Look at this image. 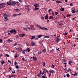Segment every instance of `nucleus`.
Listing matches in <instances>:
<instances>
[{
    "instance_id": "49530a36",
    "label": "nucleus",
    "mask_w": 78,
    "mask_h": 78,
    "mask_svg": "<svg viewBox=\"0 0 78 78\" xmlns=\"http://www.w3.org/2000/svg\"><path fill=\"white\" fill-rule=\"evenodd\" d=\"M17 16V15L16 14H14L13 15V16H14V17H16V16Z\"/></svg>"
},
{
    "instance_id": "393cba45",
    "label": "nucleus",
    "mask_w": 78,
    "mask_h": 78,
    "mask_svg": "<svg viewBox=\"0 0 78 78\" xmlns=\"http://www.w3.org/2000/svg\"><path fill=\"white\" fill-rule=\"evenodd\" d=\"M47 70V69H44V70H43V73H45V72H46V71Z\"/></svg>"
},
{
    "instance_id": "4d7b16f0",
    "label": "nucleus",
    "mask_w": 78,
    "mask_h": 78,
    "mask_svg": "<svg viewBox=\"0 0 78 78\" xmlns=\"http://www.w3.org/2000/svg\"><path fill=\"white\" fill-rule=\"evenodd\" d=\"M66 16L67 17H70V16H71V15H67Z\"/></svg>"
},
{
    "instance_id": "4be33fe9",
    "label": "nucleus",
    "mask_w": 78,
    "mask_h": 78,
    "mask_svg": "<svg viewBox=\"0 0 78 78\" xmlns=\"http://www.w3.org/2000/svg\"><path fill=\"white\" fill-rule=\"evenodd\" d=\"M44 38H49L50 37L49 36H45L44 37Z\"/></svg>"
},
{
    "instance_id": "bb28decb",
    "label": "nucleus",
    "mask_w": 78,
    "mask_h": 78,
    "mask_svg": "<svg viewBox=\"0 0 78 78\" xmlns=\"http://www.w3.org/2000/svg\"><path fill=\"white\" fill-rule=\"evenodd\" d=\"M42 51L44 52V53H45L46 52V50L45 49H43Z\"/></svg>"
},
{
    "instance_id": "052dcab7",
    "label": "nucleus",
    "mask_w": 78,
    "mask_h": 78,
    "mask_svg": "<svg viewBox=\"0 0 78 78\" xmlns=\"http://www.w3.org/2000/svg\"><path fill=\"white\" fill-rule=\"evenodd\" d=\"M43 66H45V62H44L43 63Z\"/></svg>"
},
{
    "instance_id": "09e8293b",
    "label": "nucleus",
    "mask_w": 78,
    "mask_h": 78,
    "mask_svg": "<svg viewBox=\"0 0 78 78\" xmlns=\"http://www.w3.org/2000/svg\"><path fill=\"white\" fill-rule=\"evenodd\" d=\"M41 19L42 20H44V16H42L41 18Z\"/></svg>"
},
{
    "instance_id": "a19ab883",
    "label": "nucleus",
    "mask_w": 78,
    "mask_h": 78,
    "mask_svg": "<svg viewBox=\"0 0 78 78\" xmlns=\"http://www.w3.org/2000/svg\"><path fill=\"white\" fill-rule=\"evenodd\" d=\"M41 75V74L39 73L38 74L37 76H39Z\"/></svg>"
},
{
    "instance_id": "338daca9",
    "label": "nucleus",
    "mask_w": 78,
    "mask_h": 78,
    "mask_svg": "<svg viewBox=\"0 0 78 78\" xmlns=\"http://www.w3.org/2000/svg\"><path fill=\"white\" fill-rule=\"evenodd\" d=\"M34 60H37V58H36V57H34Z\"/></svg>"
},
{
    "instance_id": "ea45409f",
    "label": "nucleus",
    "mask_w": 78,
    "mask_h": 78,
    "mask_svg": "<svg viewBox=\"0 0 78 78\" xmlns=\"http://www.w3.org/2000/svg\"><path fill=\"white\" fill-rule=\"evenodd\" d=\"M23 29L25 30V31H28V30H27L26 28H23Z\"/></svg>"
},
{
    "instance_id": "1a4fd4ad",
    "label": "nucleus",
    "mask_w": 78,
    "mask_h": 78,
    "mask_svg": "<svg viewBox=\"0 0 78 78\" xmlns=\"http://www.w3.org/2000/svg\"><path fill=\"white\" fill-rule=\"evenodd\" d=\"M49 72L50 73H52V74H53L54 73H55V71L53 70H52L51 71L49 70Z\"/></svg>"
},
{
    "instance_id": "4c0bfd02",
    "label": "nucleus",
    "mask_w": 78,
    "mask_h": 78,
    "mask_svg": "<svg viewBox=\"0 0 78 78\" xmlns=\"http://www.w3.org/2000/svg\"><path fill=\"white\" fill-rule=\"evenodd\" d=\"M77 74H78V73L75 72V73L74 74V76H77Z\"/></svg>"
},
{
    "instance_id": "7c9ffc66",
    "label": "nucleus",
    "mask_w": 78,
    "mask_h": 78,
    "mask_svg": "<svg viewBox=\"0 0 78 78\" xmlns=\"http://www.w3.org/2000/svg\"><path fill=\"white\" fill-rule=\"evenodd\" d=\"M31 37H32L31 38V39H33L35 38V36H31Z\"/></svg>"
},
{
    "instance_id": "7ed1b4c3",
    "label": "nucleus",
    "mask_w": 78,
    "mask_h": 78,
    "mask_svg": "<svg viewBox=\"0 0 78 78\" xmlns=\"http://www.w3.org/2000/svg\"><path fill=\"white\" fill-rule=\"evenodd\" d=\"M16 4V2L15 1H13L12 2V4H10V6H15V5Z\"/></svg>"
},
{
    "instance_id": "0e129e2a",
    "label": "nucleus",
    "mask_w": 78,
    "mask_h": 78,
    "mask_svg": "<svg viewBox=\"0 0 78 78\" xmlns=\"http://www.w3.org/2000/svg\"><path fill=\"white\" fill-rule=\"evenodd\" d=\"M62 61L63 62H66V60H65V59H63Z\"/></svg>"
},
{
    "instance_id": "473e14b6",
    "label": "nucleus",
    "mask_w": 78,
    "mask_h": 78,
    "mask_svg": "<svg viewBox=\"0 0 78 78\" xmlns=\"http://www.w3.org/2000/svg\"><path fill=\"white\" fill-rule=\"evenodd\" d=\"M54 50H53V49H52L51 50H50V52L51 53V52H52V51H53Z\"/></svg>"
},
{
    "instance_id": "bf43d9fd",
    "label": "nucleus",
    "mask_w": 78,
    "mask_h": 78,
    "mask_svg": "<svg viewBox=\"0 0 78 78\" xmlns=\"http://www.w3.org/2000/svg\"><path fill=\"white\" fill-rule=\"evenodd\" d=\"M35 26H36V27L37 26V25H38V24H37L36 23H35V24H34Z\"/></svg>"
},
{
    "instance_id": "3c124183",
    "label": "nucleus",
    "mask_w": 78,
    "mask_h": 78,
    "mask_svg": "<svg viewBox=\"0 0 78 78\" xmlns=\"http://www.w3.org/2000/svg\"><path fill=\"white\" fill-rule=\"evenodd\" d=\"M3 15L4 16H6L7 15V14H6V13H4V14H3Z\"/></svg>"
},
{
    "instance_id": "9b49d317",
    "label": "nucleus",
    "mask_w": 78,
    "mask_h": 78,
    "mask_svg": "<svg viewBox=\"0 0 78 78\" xmlns=\"http://www.w3.org/2000/svg\"><path fill=\"white\" fill-rule=\"evenodd\" d=\"M20 11V10L19 9H15V12H18V11Z\"/></svg>"
},
{
    "instance_id": "a878e982",
    "label": "nucleus",
    "mask_w": 78,
    "mask_h": 78,
    "mask_svg": "<svg viewBox=\"0 0 78 78\" xmlns=\"http://www.w3.org/2000/svg\"><path fill=\"white\" fill-rule=\"evenodd\" d=\"M1 63V64H2L3 65V64H5V61L2 60V61Z\"/></svg>"
},
{
    "instance_id": "423d86ee",
    "label": "nucleus",
    "mask_w": 78,
    "mask_h": 78,
    "mask_svg": "<svg viewBox=\"0 0 78 78\" xmlns=\"http://www.w3.org/2000/svg\"><path fill=\"white\" fill-rule=\"evenodd\" d=\"M56 38H57V39L56 40V41H57V43H58L60 41H61V39H60V38H59L57 37H55Z\"/></svg>"
},
{
    "instance_id": "0eeeda50",
    "label": "nucleus",
    "mask_w": 78,
    "mask_h": 78,
    "mask_svg": "<svg viewBox=\"0 0 78 78\" xmlns=\"http://www.w3.org/2000/svg\"><path fill=\"white\" fill-rule=\"evenodd\" d=\"M12 1L11 0H10L9 1V2H6V4L7 5H9V6H10V4H12V2H11Z\"/></svg>"
},
{
    "instance_id": "20e7f679",
    "label": "nucleus",
    "mask_w": 78,
    "mask_h": 78,
    "mask_svg": "<svg viewBox=\"0 0 78 78\" xmlns=\"http://www.w3.org/2000/svg\"><path fill=\"white\" fill-rule=\"evenodd\" d=\"M72 9L71 12H72V13H75L76 12V11H75L76 9L73 7Z\"/></svg>"
},
{
    "instance_id": "412c9836",
    "label": "nucleus",
    "mask_w": 78,
    "mask_h": 78,
    "mask_svg": "<svg viewBox=\"0 0 78 78\" xmlns=\"http://www.w3.org/2000/svg\"><path fill=\"white\" fill-rule=\"evenodd\" d=\"M41 37H42V35H38V38H41Z\"/></svg>"
},
{
    "instance_id": "5701e85b",
    "label": "nucleus",
    "mask_w": 78,
    "mask_h": 78,
    "mask_svg": "<svg viewBox=\"0 0 78 78\" xmlns=\"http://www.w3.org/2000/svg\"><path fill=\"white\" fill-rule=\"evenodd\" d=\"M67 34H68V33H66V32L63 34V35L64 36H66V35H67Z\"/></svg>"
},
{
    "instance_id": "a18cd8bd",
    "label": "nucleus",
    "mask_w": 78,
    "mask_h": 78,
    "mask_svg": "<svg viewBox=\"0 0 78 78\" xmlns=\"http://www.w3.org/2000/svg\"><path fill=\"white\" fill-rule=\"evenodd\" d=\"M59 48H58V49L56 48V50H57V51H60V50H59Z\"/></svg>"
},
{
    "instance_id": "aec40b11",
    "label": "nucleus",
    "mask_w": 78,
    "mask_h": 78,
    "mask_svg": "<svg viewBox=\"0 0 78 78\" xmlns=\"http://www.w3.org/2000/svg\"><path fill=\"white\" fill-rule=\"evenodd\" d=\"M71 63H72V61H69V62L68 64L69 65H71Z\"/></svg>"
},
{
    "instance_id": "864d4df0",
    "label": "nucleus",
    "mask_w": 78,
    "mask_h": 78,
    "mask_svg": "<svg viewBox=\"0 0 78 78\" xmlns=\"http://www.w3.org/2000/svg\"><path fill=\"white\" fill-rule=\"evenodd\" d=\"M4 18L5 19H6V20H8V19H7V17L6 16H5L4 17Z\"/></svg>"
},
{
    "instance_id": "c85d7f7f",
    "label": "nucleus",
    "mask_w": 78,
    "mask_h": 78,
    "mask_svg": "<svg viewBox=\"0 0 78 78\" xmlns=\"http://www.w3.org/2000/svg\"><path fill=\"white\" fill-rule=\"evenodd\" d=\"M66 76L68 78H69L70 77V75L69 74H67Z\"/></svg>"
},
{
    "instance_id": "e2e57ef3",
    "label": "nucleus",
    "mask_w": 78,
    "mask_h": 78,
    "mask_svg": "<svg viewBox=\"0 0 78 78\" xmlns=\"http://www.w3.org/2000/svg\"><path fill=\"white\" fill-rule=\"evenodd\" d=\"M45 76H42V78H45Z\"/></svg>"
},
{
    "instance_id": "e433bc0d",
    "label": "nucleus",
    "mask_w": 78,
    "mask_h": 78,
    "mask_svg": "<svg viewBox=\"0 0 78 78\" xmlns=\"http://www.w3.org/2000/svg\"><path fill=\"white\" fill-rule=\"evenodd\" d=\"M38 55H41V51H40V52H38Z\"/></svg>"
},
{
    "instance_id": "79ce46f5",
    "label": "nucleus",
    "mask_w": 78,
    "mask_h": 78,
    "mask_svg": "<svg viewBox=\"0 0 78 78\" xmlns=\"http://www.w3.org/2000/svg\"><path fill=\"white\" fill-rule=\"evenodd\" d=\"M3 42V40L1 39H0V43H2V42Z\"/></svg>"
},
{
    "instance_id": "c03bdc74",
    "label": "nucleus",
    "mask_w": 78,
    "mask_h": 78,
    "mask_svg": "<svg viewBox=\"0 0 78 78\" xmlns=\"http://www.w3.org/2000/svg\"><path fill=\"white\" fill-rule=\"evenodd\" d=\"M27 29H28V30H31V28L30 27H27Z\"/></svg>"
},
{
    "instance_id": "6ab92c4d",
    "label": "nucleus",
    "mask_w": 78,
    "mask_h": 78,
    "mask_svg": "<svg viewBox=\"0 0 78 78\" xmlns=\"http://www.w3.org/2000/svg\"><path fill=\"white\" fill-rule=\"evenodd\" d=\"M53 19V16H50L49 17V19L50 20V19Z\"/></svg>"
},
{
    "instance_id": "f03ea898",
    "label": "nucleus",
    "mask_w": 78,
    "mask_h": 78,
    "mask_svg": "<svg viewBox=\"0 0 78 78\" xmlns=\"http://www.w3.org/2000/svg\"><path fill=\"white\" fill-rule=\"evenodd\" d=\"M10 33H13V34H16L17 33V31L14 29L11 30L10 31Z\"/></svg>"
},
{
    "instance_id": "6e6552de",
    "label": "nucleus",
    "mask_w": 78,
    "mask_h": 78,
    "mask_svg": "<svg viewBox=\"0 0 78 78\" xmlns=\"http://www.w3.org/2000/svg\"><path fill=\"white\" fill-rule=\"evenodd\" d=\"M25 36V34H19V36L20 37H23V36Z\"/></svg>"
},
{
    "instance_id": "de8ad7c7",
    "label": "nucleus",
    "mask_w": 78,
    "mask_h": 78,
    "mask_svg": "<svg viewBox=\"0 0 78 78\" xmlns=\"http://www.w3.org/2000/svg\"><path fill=\"white\" fill-rule=\"evenodd\" d=\"M16 68V69H19V66H15Z\"/></svg>"
},
{
    "instance_id": "f8f14e48",
    "label": "nucleus",
    "mask_w": 78,
    "mask_h": 78,
    "mask_svg": "<svg viewBox=\"0 0 78 78\" xmlns=\"http://www.w3.org/2000/svg\"><path fill=\"white\" fill-rule=\"evenodd\" d=\"M18 49H19V51H20L21 52V51H22V49L20 47H19Z\"/></svg>"
},
{
    "instance_id": "8fccbe9b",
    "label": "nucleus",
    "mask_w": 78,
    "mask_h": 78,
    "mask_svg": "<svg viewBox=\"0 0 78 78\" xmlns=\"http://www.w3.org/2000/svg\"><path fill=\"white\" fill-rule=\"evenodd\" d=\"M8 62H9V63H10V64H11V61H9V60H8L7 61Z\"/></svg>"
},
{
    "instance_id": "f257e3e1",
    "label": "nucleus",
    "mask_w": 78,
    "mask_h": 78,
    "mask_svg": "<svg viewBox=\"0 0 78 78\" xmlns=\"http://www.w3.org/2000/svg\"><path fill=\"white\" fill-rule=\"evenodd\" d=\"M37 27L38 28H39L41 29V30H48V29H47V28H45V27H42L39 25H38Z\"/></svg>"
},
{
    "instance_id": "ddd939ff",
    "label": "nucleus",
    "mask_w": 78,
    "mask_h": 78,
    "mask_svg": "<svg viewBox=\"0 0 78 78\" xmlns=\"http://www.w3.org/2000/svg\"><path fill=\"white\" fill-rule=\"evenodd\" d=\"M27 51L26 50V49H24L22 51V53L23 54H25V51Z\"/></svg>"
},
{
    "instance_id": "69168bd1",
    "label": "nucleus",
    "mask_w": 78,
    "mask_h": 78,
    "mask_svg": "<svg viewBox=\"0 0 78 78\" xmlns=\"http://www.w3.org/2000/svg\"><path fill=\"white\" fill-rule=\"evenodd\" d=\"M20 3H22V0H18Z\"/></svg>"
},
{
    "instance_id": "774afa93",
    "label": "nucleus",
    "mask_w": 78,
    "mask_h": 78,
    "mask_svg": "<svg viewBox=\"0 0 78 78\" xmlns=\"http://www.w3.org/2000/svg\"><path fill=\"white\" fill-rule=\"evenodd\" d=\"M16 50H17V51H19V48H16Z\"/></svg>"
},
{
    "instance_id": "39448f33",
    "label": "nucleus",
    "mask_w": 78,
    "mask_h": 78,
    "mask_svg": "<svg viewBox=\"0 0 78 78\" xmlns=\"http://www.w3.org/2000/svg\"><path fill=\"white\" fill-rule=\"evenodd\" d=\"M30 28L31 30H36V29L34 28V25H31L30 26Z\"/></svg>"
},
{
    "instance_id": "4468645a",
    "label": "nucleus",
    "mask_w": 78,
    "mask_h": 78,
    "mask_svg": "<svg viewBox=\"0 0 78 78\" xmlns=\"http://www.w3.org/2000/svg\"><path fill=\"white\" fill-rule=\"evenodd\" d=\"M48 15H46L45 17L44 18L46 20H47V19H48Z\"/></svg>"
},
{
    "instance_id": "dca6fc26",
    "label": "nucleus",
    "mask_w": 78,
    "mask_h": 78,
    "mask_svg": "<svg viewBox=\"0 0 78 78\" xmlns=\"http://www.w3.org/2000/svg\"><path fill=\"white\" fill-rule=\"evenodd\" d=\"M26 51L27 52H30V49L28 48H27L26 50Z\"/></svg>"
},
{
    "instance_id": "cd10ccee",
    "label": "nucleus",
    "mask_w": 78,
    "mask_h": 78,
    "mask_svg": "<svg viewBox=\"0 0 78 78\" xmlns=\"http://www.w3.org/2000/svg\"><path fill=\"white\" fill-rule=\"evenodd\" d=\"M55 2L58 3H61V2L60 1H57Z\"/></svg>"
},
{
    "instance_id": "603ef678",
    "label": "nucleus",
    "mask_w": 78,
    "mask_h": 78,
    "mask_svg": "<svg viewBox=\"0 0 78 78\" xmlns=\"http://www.w3.org/2000/svg\"><path fill=\"white\" fill-rule=\"evenodd\" d=\"M58 12H55V15H58Z\"/></svg>"
},
{
    "instance_id": "58836bf2",
    "label": "nucleus",
    "mask_w": 78,
    "mask_h": 78,
    "mask_svg": "<svg viewBox=\"0 0 78 78\" xmlns=\"http://www.w3.org/2000/svg\"><path fill=\"white\" fill-rule=\"evenodd\" d=\"M65 72L66 73H68V72H69V70H67L65 71Z\"/></svg>"
},
{
    "instance_id": "c756f323",
    "label": "nucleus",
    "mask_w": 78,
    "mask_h": 78,
    "mask_svg": "<svg viewBox=\"0 0 78 78\" xmlns=\"http://www.w3.org/2000/svg\"><path fill=\"white\" fill-rule=\"evenodd\" d=\"M38 9H39V8H37V7H35L34 8V10H38Z\"/></svg>"
},
{
    "instance_id": "f704fd0d",
    "label": "nucleus",
    "mask_w": 78,
    "mask_h": 78,
    "mask_svg": "<svg viewBox=\"0 0 78 78\" xmlns=\"http://www.w3.org/2000/svg\"><path fill=\"white\" fill-rule=\"evenodd\" d=\"M51 73H49V78H50V77H51L50 76H51Z\"/></svg>"
},
{
    "instance_id": "37998d69",
    "label": "nucleus",
    "mask_w": 78,
    "mask_h": 78,
    "mask_svg": "<svg viewBox=\"0 0 78 78\" xmlns=\"http://www.w3.org/2000/svg\"><path fill=\"white\" fill-rule=\"evenodd\" d=\"M17 64V62H15L14 64L15 66H16Z\"/></svg>"
},
{
    "instance_id": "2f4dec72",
    "label": "nucleus",
    "mask_w": 78,
    "mask_h": 78,
    "mask_svg": "<svg viewBox=\"0 0 78 78\" xmlns=\"http://www.w3.org/2000/svg\"><path fill=\"white\" fill-rule=\"evenodd\" d=\"M51 67H52V68H55V65H54L53 64H52Z\"/></svg>"
},
{
    "instance_id": "680f3d73",
    "label": "nucleus",
    "mask_w": 78,
    "mask_h": 78,
    "mask_svg": "<svg viewBox=\"0 0 78 78\" xmlns=\"http://www.w3.org/2000/svg\"><path fill=\"white\" fill-rule=\"evenodd\" d=\"M38 39H39L37 38H34L35 40H38Z\"/></svg>"
},
{
    "instance_id": "13d9d810",
    "label": "nucleus",
    "mask_w": 78,
    "mask_h": 78,
    "mask_svg": "<svg viewBox=\"0 0 78 78\" xmlns=\"http://www.w3.org/2000/svg\"><path fill=\"white\" fill-rule=\"evenodd\" d=\"M16 45H17V43H16L13 44V45H14V46H16Z\"/></svg>"
},
{
    "instance_id": "2eb2a0df",
    "label": "nucleus",
    "mask_w": 78,
    "mask_h": 78,
    "mask_svg": "<svg viewBox=\"0 0 78 78\" xmlns=\"http://www.w3.org/2000/svg\"><path fill=\"white\" fill-rule=\"evenodd\" d=\"M12 42V40H11L9 39H8L7 41V42Z\"/></svg>"
},
{
    "instance_id": "6e6d98bb",
    "label": "nucleus",
    "mask_w": 78,
    "mask_h": 78,
    "mask_svg": "<svg viewBox=\"0 0 78 78\" xmlns=\"http://www.w3.org/2000/svg\"><path fill=\"white\" fill-rule=\"evenodd\" d=\"M51 9H49V10H48V12H51Z\"/></svg>"
},
{
    "instance_id": "c9c22d12",
    "label": "nucleus",
    "mask_w": 78,
    "mask_h": 78,
    "mask_svg": "<svg viewBox=\"0 0 78 78\" xmlns=\"http://www.w3.org/2000/svg\"><path fill=\"white\" fill-rule=\"evenodd\" d=\"M5 6H0V9H1V8H4V7H5Z\"/></svg>"
},
{
    "instance_id": "72a5a7b5",
    "label": "nucleus",
    "mask_w": 78,
    "mask_h": 78,
    "mask_svg": "<svg viewBox=\"0 0 78 78\" xmlns=\"http://www.w3.org/2000/svg\"><path fill=\"white\" fill-rule=\"evenodd\" d=\"M75 19H76V17H75L74 18H73V20H75Z\"/></svg>"
},
{
    "instance_id": "b1692460",
    "label": "nucleus",
    "mask_w": 78,
    "mask_h": 78,
    "mask_svg": "<svg viewBox=\"0 0 78 78\" xmlns=\"http://www.w3.org/2000/svg\"><path fill=\"white\" fill-rule=\"evenodd\" d=\"M60 10L61 11H64V8H62L61 9H60Z\"/></svg>"
},
{
    "instance_id": "5fc2aeb1",
    "label": "nucleus",
    "mask_w": 78,
    "mask_h": 78,
    "mask_svg": "<svg viewBox=\"0 0 78 78\" xmlns=\"http://www.w3.org/2000/svg\"><path fill=\"white\" fill-rule=\"evenodd\" d=\"M5 55L7 57H9V55H8V54H5Z\"/></svg>"
},
{
    "instance_id": "f3484780",
    "label": "nucleus",
    "mask_w": 78,
    "mask_h": 78,
    "mask_svg": "<svg viewBox=\"0 0 78 78\" xmlns=\"http://www.w3.org/2000/svg\"><path fill=\"white\" fill-rule=\"evenodd\" d=\"M39 6V5L36 4L34 5V7H36V8H38V6Z\"/></svg>"
},
{
    "instance_id": "9d476101",
    "label": "nucleus",
    "mask_w": 78,
    "mask_h": 78,
    "mask_svg": "<svg viewBox=\"0 0 78 78\" xmlns=\"http://www.w3.org/2000/svg\"><path fill=\"white\" fill-rule=\"evenodd\" d=\"M31 44L32 46H34L35 45V43L33 41H31Z\"/></svg>"
},
{
    "instance_id": "a211bd4d",
    "label": "nucleus",
    "mask_w": 78,
    "mask_h": 78,
    "mask_svg": "<svg viewBox=\"0 0 78 78\" xmlns=\"http://www.w3.org/2000/svg\"><path fill=\"white\" fill-rule=\"evenodd\" d=\"M6 5V3H1L0 4V6H5Z\"/></svg>"
}]
</instances>
